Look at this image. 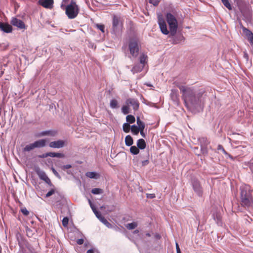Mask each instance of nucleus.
<instances>
[{
	"mask_svg": "<svg viewBox=\"0 0 253 253\" xmlns=\"http://www.w3.org/2000/svg\"><path fill=\"white\" fill-rule=\"evenodd\" d=\"M160 1V0H149V3L152 4L155 6H157L159 4Z\"/></svg>",
	"mask_w": 253,
	"mask_h": 253,
	"instance_id": "obj_45",
	"label": "nucleus"
},
{
	"mask_svg": "<svg viewBox=\"0 0 253 253\" xmlns=\"http://www.w3.org/2000/svg\"><path fill=\"white\" fill-rule=\"evenodd\" d=\"M243 34L246 36L250 43L253 45V33L248 28H244V31H243Z\"/></svg>",
	"mask_w": 253,
	"mask_h": 253,
	"instance_id": "obj_20",
	"label": "nucleus"
},
{
	"mask_svg": "<svg viewBox=\"0 0 253 253\" xmlns=\"http://www.w3.org/2000/svg\"><path fill=\"white\" fill-rule=\"evenodd\" d=\"M26 231L27 235L28 237H31L33 235V230H31L30 228L27 227L26 229Z\"/></svg>",
	"mask_w": 253,
	"mask_h": 253,
	"instance_id": "obj_43",
	"label": "nucleus"
},
{
	"mask_svg": "<svg viewBox=\"0 0 253 253\" xmlns=\"http://www.w3.org/2000/svg\"><path fill=\"white\" fill-rule=\"evenodd\" d=\"M171 99L174 104L178 105L179 102V93L176 89H172L170 94Z\"/></svg>",
	"mask_w": 253,
	"mask_h": 253,
	"instance_id": "obj_14",
	"label": "nucleus"
},
{
	"mask_svg": "<svg viewBox=\"0 0 253 253\" xmlns=\"http://www.w3.org/2000/svg\"><path fill=\"white\" fill-rule=\"evenodd\" d=\"M133 143L132 137L130 135H127L125 137V144L127 146H131Z\"/></svg>",
	"mask_w": 253,
	"mask_h": 253,
	"instance_id": "obj_24",
	"label": "nucleus"
},
{
	"mask_svg": "<svg viewBox=\"0 0 253 253\" xmlns=\"http://www.w3.org/2000/svg\"><path fill=\"white\" fill-rule=\"evenodd\" d=\"M158 23L160 30L163 34L167 35L170 33V30H168L166 22L162 17L160 16L158 17Z\"/></svg>",
	"mask_w": 253,
	"mask_h": 253,
	"instance_id": "obj_11",
	"label": "nucleus"
},
{
	"mask_svg": "<svg viewBox=\"0 0 253 253\" xmlns=\"http://www.w3.org/2000/svg\"><path fill=\"white\" fill-rule=\"evenodd\" d=\"M130 152L133 155H137L139 153V149L137 146H131L130 148Z\"/></svg>",
	"mask_w": 253,
	"mask_h": 253,
	"instance_id": "obj_32",
	"label": "nucleus"
},
{
	"mask_svg": "<svg viewBox=\"0 0 253 253\" xmlns=\"http://www.w3.org/2000/svg\"><path fill=\"white\" fill-rule=\"evenodd\" d=\"M123 27V23L121 20L120 17L117 15H114L112 19V34H117L121 30Z\"/></svg>",
	"mask_w": 253,
	"mask_h": 253,
	"instance_id": "obj_9",
	"label": "nucleus"
},
{
	"mask_svg": "<svg viewBox=\"0 0 253 253\" xmlns=\"http://www.w3.org/2000/svg\"><path fill=\"white\" fill-rule=\"evenodd\" d=\"M224 154L227 155L229 156V157L232 159L233 160V157L231 156L230 155H229L225 150L224 149L221 151Z\"/></svg>",
	"mask_w": 253,
	"mask_h": 253,
	"instance_id": "obj_55",
	"label": "nucleus"
},
{
	"mask_svg": "<svg viewBox=\"0 0 253 253\" xmlns=\"http://www.w3.org/2000/svg\"><path fill=\"white\" fill-rule=\"evenodd\" d=\"M145 154H146V153H145L144 154H142L140 155V157L142 159H143L144 160H145Z\"/></svg>",
	"mask_w": 253,
	"mask_h": 253,
	"instance_id": "obj_62",
	"label": "nucleus"
},
{
	"mask_svg": "<svg viewBox=\"0 0 253 253\" xmlns=\"http://www.w3.org/2000/svg\"><path fill=\"white\" fill-rule=\"evenodd\" d=\"M201 151L204 155H207L208 154V146L205 145L204 146H201Z\"/></svg>",
	"mask_w": 253,
	"mask_h": 253,
	"instance_id": "obj_39",
	"label": "nucleus"
},
{
	"mask_svg": "<svg viewBox=\"0 0 253 253\" xmlns=\"http://www.w3.org/2000/svg\"><path fill=\"white\" fill-rule=\"evenodd\" d=\"M93 212H94V213L95 214V215H96V214H98V213L100 212V211H98L96 209H93Z\"/></svg>",
	"mask_w": 253,
	"mask_h": 253,
	"instance_id": "obj_60",
	"label": "nucleus"
},
{
	"mask_svg": "<svg viewBox=\"0 0 253 253\" xmlns=\"http://www.w3.org/2000/svg\"><path fill=\"white\" fill-rule=\"evenodd\" d=\"M176 253H181L180 249L177 243H176Z\"/></svg>",
	"mask_w": 253,
	"mask_h": 253,
	"instance_id": "obj_53",
	"label": "nucleus"
},
{
	"mask_svg": "<svg viewBox=\"0 0 253 253\" xmlns=\"http://www.w3.org/2000/svg\"><path fill=\"white\" fill-rule=\"evenodd\" d=\"M133 234H137L139 233V230L136 229V230H135L134 231H133Z\"/></svg>",
	"mask_w": 253,
	"mask_h": 253,
	"instance_id": "obj_64",
	"label": "nucleus"
},
{
	"mask_svg": "<svg viewBox=\"0 0 253 253\" xmlns=\"http://www.w3.org/2000/svg\"><path fill=\"white\" fill-rule=\"evenodd\" d=\"M122 112L125 114L126 115L129 113V108L127 105H123L122 107Z\"/></svg>",
	"mask_w": 253,
	"mask_h": 253,
	"instance_id": "obj_38",
	"label": "nucleus"
},
{
	"mask_svg": "<svg viewBox=\"0 0 253 253\" xmlns=\"http://www.w3.org/2000/svg\"><path fill=\"white\" fill-rule=\"evenodd\" d=\"M21 212L25 216H27L29 214V211L25 208L21 209Z\"/></svg>",
	"mask_w": 253,
	"mask_h": 253,
	"instance_id": "obj_47",
	"label": "nucleus"
},
{
	"mask_svg": "<svg viewBox=\"0 0 253 253\" xmlns=\"http://www.w3.org/2000/svg\"><path fill=\"white\" fill-rule=\"evenodd\" d=\"M137 226V223L136 222L127 223L126 225V228L128 230L134 229Z\"/></svg>",
	"mask_w": 253,
	"mask_h": 253,
	"instance_id": "obj_31",
	"label": "nucleus"
},
{
	"mask_svg": "<svg viewBox=\"0 0 253 253\" xmlns=\"http://www.w3.org/2000/svg\"><path fill=\"white\" fill-rule=\"evenodd\" d=\"M239 24L240 28L241 29H242L243 31H244V28H246V27H245L243 25V24H242V22H241V20H239Z\"/></svg>",
	"mask_w": 253,
	"mask_h": 253,
	"instance_id": "obj_56",
	"label": "nucleus"
},
{
	"mask_svg": "<svg viewBox=\"0 0 253 253\" xmlns=\"http://www.w3.org/2000/svg\"><path fill=\"white\" fill-rule=\"evenodd\" d=\"M145 158V160H143V161H142V166H145L149 163V153L148 151L147 152H146Z\"/></svg>",
	"mask_w": 253,
	"mask_h": 253,
	"instance_id": "obj_28",
	"label": "nucleus"
},
{
	"mask_svg": "<svg viewBox=\"0 0 253 253\" xmlns=\"http://www.w3.org/2000/svg\"><path fill=\"white\" fill-rule=\"evenodd\" d=\"M146 144L145 140L143 139L140 138L137 140V147L139 149H144L146 148Z\"/></svg>",
	"mask_w": 253,
	"mask_h": 253,
	"instance_id": "obj_22",
	"label": "nucleus"
},
{
	"mask_svg": "<svg viewBox=\"0 0 253 253\" xmlns=\"http://www.w3.org/2000/svg\"><path fill=\"white\" fill-rule=\"evenodd\" d=\"M191 185L196 194L199 197H201L203 194V188L201 182L195 177L191 179Z\"/></svg>",
	"mask_w": 253,
	"mask_h": 253,
	"instance_id": "obj_7",
	"label": "nucleus"
},
{
	"mask_svg": "<svg viewBox=\"0 0 253 253\" xmlns=\"http://www.w3.org/2000/svg\"><path fill=\"white\" fill-rule=\"evenodd\" d=\"M221 1L224 5L229 10H231L232 9V6L228 0H221Z\"/></svg>",
	"mask_w": 253,
	"mask_h": 253,
	"instance_id": "obj_37",
	"label": "nucleus"
},
{
	"mask_svg": "<svg viewBox=\"0 0 253 253\" xmlns=\"http://www.w3.org/2000/svg\"><path fill=\"white\" fill-rule=\"evenodd\" d=\"M224 149V148L223 147V146L221 145H218V146H217V150H220V151H222Z\"/></svg>",
	"mask_w": 253,
	"mask_h": 253,
	"instance_id": "obj_59",
	"label": "nucleus"
},
{
	"mask_svg": "<svg viewBox=\"0 0 253 253\" xmlns=\"http://www.w3.org/2000/svg\"><path fill=\"white\" fill-rule=\"evenodd\" d=\"M241 205L245 208H253V197L249 190L245 187L240 188Z\"/></svg>",
	"mask_w": 253,
	"mask_h": 253,
	"instance_id": "obj_2",
	"label": "nucleus"
},
{
	"mask_svg": "<svg viewBox=\"0 0 253 253\" xmlns=\"http://www.w3.org/2000/svg\"><path fill=\"white\" fill-rule=\"evenodd\" d=\"M62 224L63 226L66 227L67 226L69 222V218L68 217H64L62 219Z\"/></svg>",
	"mask_w": 253,
	"mask_h": 253,
	"instance_id": "obj_44",
	"label": "nucleus"
},
{
	"mask_svg": "<svg viewBox=\"0 0 253 253\" xmlns=\"http://www.w3.org/2000/svg\"><path fill=\"white\" fill-rule=\"evenodd\" d=\"M167 22L169 25L171 36H174L178 28V23L174 15L170 12H167L166 14Z\"/></svg>",
	"mask_w": 253,
	"mask_h": 253,
	"instance_id": "obj_3",
	"label": "nucleus"
},
{
	"mask_svg": "<svg viewBox=\"0 0 253 253\" xmlns=\"http://www.w3.org/2000/svg\"><path fill=\"white\" fill-rule=\"evenodd\" d=\"M126 121L129 124H132L135 122V118L133 115H128L126 117Z\"/></svg>",
	"mask_w": 253,
	"mask_h": 253,
	"instance_id": "obj_34",
	"label": "nucleus"
},
{
	"mask_svg": "<svg viewBox=\"0 0 253 253\" xmlns=\"http://www.w3.org/2000/svg\"><path fill=\"white\" fill-rule=\"evenodd\" d=\"M90 206L92 211H93V209H96V208L95 207V206L93 204L91 205Z\"/></svg>",
	"mask_w": 253,
	"mask_h": 253,
	"instance_id": "obj_63",
	"label": "nucleus"
},
{
	"mask_svg": "<svg viewBox=\"0 0 253 253\" xmlns=\"http://www.w3.org/2000/svg\"><path fill=\"white\" fill-rule=\"evenodd\" d=\"M85 176L92 179H97L99 175L95 171H88L85 173Z\"/></svg>",
	"mask_w": 253,
	"mask_h": 253,
	"instance_id": "obj_23",
	"label": "nucleus"
},
{
	"mask_svg": "<svg viewBox=\"0 0 253 253\" xmlns=\"http://www.w3.org/2000/svg\"><path fill=\"white\" fill-rule=\"evenodd\" d=\"M46 145V140L44 139H39L34 141L33 143L26 145L22 148V152H29L35 148H40L44 147Z\"/></svg>",
	"mask_w": 253,
	"mask_h": 253,
	"instance_id": "obj_6",
	"label": "nucleus"
},
{
	"mask_svg": "<svg viewBox=\"0 0 253 253\" xmlns=\"http://www.w3.org/2000/svg\"><path fill=\"white\" fill-rule=\"evenodd\" d=\"M239 9L243 18L246 23H250L252 20V10L251 7L246 3H242L239 5Z\"/></svg>",
	"mask_w": 253,
	"mask_h": 253,
	"instance_id": "obj_4",
	"label": "nucleus"
},
{
	"mask_svg": "<svg viewBox=\"0 0 253 253\" xmlns=\"http://www.w3.org/2000/svg\"><path fill=\"white\" fill-rule=\"evenodd\" d=\"M95 27L98 29L100 30L102 33H104L105 32V26H104V25L103 24H96L95 25Z\"/></svg>",
	"mask_w": 253,
	"mask_h": 253,
	"instance_id": "obj_41",
	"label": "nucleus"
},
{
	"mask_svg": "<svg viewBox=\"0 0 253 253\" xmlns=\"http://www.w3.org/2000/svg\"><path fill=\"white\" fill-rule=\"evenodd\" d=\"M200 143L201 144V146H204V145L206 146H208L210 144V141L207 139L206 137H201L200 139Z\"/></svg>",
	"mask_w": 253,
	"mask_h": 253,
	"instance_id": "obj_35",
	"label": "nucleus"
},
{
	"mask_svg": "<svg viewBox=\"0 0 253 253\" xmlns=\"http://www.w3.org/2000/svg\"><path fill=\"white\" fill-rule=\"evenodd\" d=\"M49 157H52V158H64V154L61 153H58V152H49Z\"/></svg>",
	"mask_w": 253,
	"mask_h": 253,
	"instance_id": "obj_25",
	"label": "nucleus"
},
{
	"mask_svg": "<svg viewBox=\"0 0 253 253\" xmlns=\"http://www.w3.org/2000/svg\"><path fill=\"white\" fill-rule=\"evenodd\" d=\"M55 165L58 167V168H61V166H63L62 164V162L58 160V161H57L55 163Z\"/></svg>",
	"mask_w": 253,
	"mask_h": 253,
	"instance_id": "obj_49",
	"label": "nucleus"
},
{
	"mask_svg": "<svg viewBox=\"0 0 253 253\" xmlns=\"http://www.w3.org/2000/svg\"><path fill=\"white\" fill-rule=\"evenodd\" d=\"M102 192L101 189L95 188L91 190V193L93 194L98 195L100 194Z\"/></svg>",
	"mask_w": 253,
	"mask_h": 253,
	"instance_id": "obj_40",
	"label": "nucleus"
},
{
	"mask_svg": "<svg viewBox=\"0 0 253 253\" xmlns=\"http://www.w3.org/2000/svg\"><path fill=\"white\" fill-rule=\"evenodd\" d=\"M96 217L100 220V219H101V218H103L104 216H103L100 212L98 213V214H96Z\"/></svg>",
	"mask_w": 253,
	"mask_h": 253,
	"instance_id": "obj_57",
	"label": "nucleus"
},
{
	"mask_svg": "<svg viewBox=\"0 0 253 253\" xmlns=\"http://www.w3.org/2000/svg\"><path fill=\"white\" fill-rule=\"evenodd\" d=\"M38 3L43 7L48 9H51L53 6V0H39Z\"/></svg>",
	"mask_w": 253,
	"mask_h": 253,
	"instance_id": "obj_17",
	"label": "nucleus"
},
{
	"mask_svg": "<svg viewBox=\"0 0 253 253\" xmlns=\"http://www.w3.org/2000/svg\"><path fill=\"white\" fill-rule=\"evenodd\" d=\"M79 12V8L76 2L72 0L70 3L65 8V13L69 19H74Z\"/></svg>",
	"mask_w": 253,
	"mask_h": 253,
	"instance_id": "obj_5",
	"label": "nucleus"
},
{
	"mask_svg": "<svg viewBox=\"0 0 253 253\" xmlns=\"http://www.w3.org/2000/svg\"><path fill=\"white\" fill-rule=\"evenodd\" d=\"M181 97L186 108L193 113L202 111L206 100V91L204 88H198L185 85H179Z\"/></svg>",
	"mask_w": 253,
	"mask_h": 253,
	"instance_id": "obj_1",
	"label": "nucleus"
},
{
	"mask_svg": "<svg viewBox=\"0 0 253 253\" xmlns=\"http://www.w3.org/2000/svg\"><path fill=\"white\" fill-rule=\"evenodd\" d=\"M137 125H138L137 127H139V129L144 130L145 128L144 123L141 121L139 117H137L136 119Z\"/></svg>",
	"mask_w": 253,
	"mask_h": 253,
	"instance_id": "obj_26",
	"label": "nucleus"
},
{
	"mask_svg": "<svg viewBox=\"0 0 253 253\" xmlns=\"http://www.w3.org/2000/svg\"><path fill=\"white\" fill-rule=\"evenodd\" d=\"M212 217L218 225H222V222L221 221V216L219 212L217 211H213L212 213Z\"/></svg>",
	"mask_w": 253,
	"mask_h": 253,
	"instance_id": "obj_18",
	"label": "nucleus"
},
{
	"mask_svg": "<svg viewBox=\"0 0 253 253\" xmlns=\"http://www.w3.org/2000/svg\"><path fill=\"white\" fill-rule=\"evenodd\" d=\"M147 56L145 54H141L139 57V63L140 64L143 65L144 67L145 64L146 63V59Z\"/></svg>",
	"mask_w": 253,
	"mask_h": 253,
	"instance_id": "obj_30",
	"label": "nucleus"
},
{
	"mask_svg": "<svg viewBox=\"0 0 253 253\" xmlns=\"http://www.w3.org/2000/svg\"><path fill=\"white\" fill-rule=\"evenodd\" d=\"M57 134V131L54 129H50L41 131L39 136H55Z\"/></svg>",
	"mask_w": 253,
	"mask_h": 253,
	"instance_id": "obj_19",
	"label": "nucleus"
},
{
	"mask_svg": "<svg viewBox=\"0 0 253 253\" xmlns=\"http://www.w3.org/2000/svg\"><path fill=\"white\" fill-rule=\"evenodd\" d=\"M126 104L127 105H130L132 106L134 110L136 111L139 108V102L138 100L135 98H129L126 100Z\"/></svg>",
	"mask_w": 253,
	"mask_h": 253,
	"instance_id": "obj_16",
	"label": "nucleus"
},
{
	"mask_svg": "<svg viewBox=\"0 0 253 253\" xmlns=\"http://www.w3.org/2000/svg\"><path fill=\"white\" fill-rule=\"evenodd\" d=\"M139 131H140V133L141 135L143 138H145V137H146V135H145V133L144 132V130H140Z\"/></svg>",
	"mask_w": 253,
	"mask_h": 253,
	"instance_id": "obj_58",
	"label": "nucleus"
},
{
	"mask_svg": "<svg viewBox=\"0 0 253 253\" xmlns=\"http://www.w3.org/2000/svg\"><path fill=\"white\" fill-rule=\"evenodd\" d=\"M100 221L108 228H112L113 227V226L104 217L100 219Z\"/></svg>",
	"mask_w": 253,
	"mask_h": 253,
	"instance_id": "obj_27",
	"label": "nucleus"
},
{
	"mask_svg": "<svg viewBox=\"0 0 253 253\" xmlns=\"http://www.w3.org/2000/svg\"><path fill=\"white\" fill-rule=\"evenodd\" d=\"M86 253H94V250L92 249H90L87 250Z\"/></svg>",
	"mask_w": 253,
	"mask_h": 253,
	"instance_id": "obj_61",
	"label": "nucleus"
},
{
	"mask_svg": "<svg viewBox=\"0 0 253 253\" xmlns=\"http://www.w3.org/2000/svg\"><path fill=\"white\" fill-rule=\"evenodd\" d=\"M144 68L143 65L137 63L135 64L134 67L131 70V71L133 74L137 73H139L143 70Z\"/></svg>",
	"mask_w": 253,
	"mask_h": 253,
	"instance_id": "obj_21",
	"label": "nucleus"
},
{
	"mask_svg": "<svg viewBox=\"0 0 253 253\" xmlns=\"http://www.w3.org/2000/svg\"><path fill=\"white\" fill-rule=\"evenodd\" d=\"M51 169L53 174L55 175V176L57 177L58 179H61V176L59 174V173L56 170V169L53 167H52L51 168Z\"/></svg>",
	"mask_w": 253,
	"mask_h": 253,
	"instance_id": "obj_42",
	"label": "nucleus"
},
{
	"mask_svg": "<svg viewBox=\"0 0 253 253\" xmlns=\"http://www.w3.org/2000/svg\"><path fill=\"white\" fill-rule=\"evenodd\" d=\"M123 129L126 133L129 132L130 129V125L127 123H124L123 125Z\"/></svg>",
	"mask_w": 253,
	"mask_h": 253,
	"instance_id": "obj_36",
	"label": "nucleus"
},
{
	"mask_svg": "<svg viewBox=\"0 0 253 253\" xmlns=\"http://www.w3.org/2000/svg\"><path fill=\"white\" fill-rule=\"evenodd\" d=\"M128 46L131 55L133 57L136 58L138 55L140 49L138 41L136 39H130Z\"/></svg>",
	"mask_w": 253,
	"mask_h": 253,
	"instance_id": "obj_8",
	"label": "nucleus"
},
{
	"mask_svg": "<svg viewBox=\"0 0 253 253\" xmlns=\"http://www.w3.org/2000/svg\"><path fill=\"white\" fill-rule=\"evenodd\" d=\"M110 106L112 109H116L119 107L118 103L117 100L112 99L110 100Z\"/></svg>",
	"mask_w": 253,
	"mask_h": 253,
	"instance_id": "obj_29",
	"label": "nucleus"
},
{
	"mask_svg": "<svg viewBox=\"0 0 253 253\" xmlns=\"http://www.w3.org/2000/svg\"><path fill=\"white\" fill-rule=\"evenodd\" d=\"M84 240L83 239H79L77 240V243L79 245H82L84 243Z\"/></svg>",
	"mask_w": 253,
	"mask_h": 253,
	"instance_id": "obj_52",
	"label": "nucleus"
},
{
	"mask_svg": "<svg viewBox=\"0 0 253 253\" xmlns=\"http://www.w3.org/2000/svg\"><path fill=\"white\" fill-rule=\"evenodd\" d=\"M65 141L63 140H58L49 143V146L53 148H61L65 146Z\"/></svg>",
	"mask_w": 253,
	"mask_h": 253,
	"instance_id": "obj_15",
	"label": "nucleus"
},
{
	"mask_svg": "<svg viewBox=\"0 0 253 253\" xmlns=\"http://www.w3.org/2000/svg\"><path fill=\"white\" fill-rule=\"evenodd\" d=\"M35 170L40 179L44 181L49 186H52V184L50 179L43 170H42L39 167L36 168Z\"/></svg>",
	"mask_w": 253,
	"mask_h": 253,
	"instance_id": "obj_10",
	"label": "nucleus"
},
{
	"mask_svg": "<svg viewBox=\"0 0 253 253\" xmlns=\"http://www.w3.org/2000/svg\"><path fill=\"white\" fill-rule=\"evenodd\" d=\"M0 30L3 33L9 34L12 32L13 28L8 23L0 22Z\"/></svg>",
	"mask_w": 253,
	"mask_h": 253,
	"instance_id": "obj_13",
	"label": "nucleus"
},
{
	"mask_svg": "<svg viewBox=\"0 0 253 253\" xmlns=\"http://www.w3.org/2000/svg\"><path fill=\"white\" fill-rule=\"evenodd\" d=\"M61 169L62 170H65L66 169H69L71 168L72 166L70 164H68V165H66L61 166Z\"/></svg>",
	"mask_w": 253,
	"mask_h": 253,
	"instance_id": "obj_48",
	"label": "nucleus"
},
{
	"mask_svg": "<svg viewBox=\"0 0 253 253\" xmlns=\"http://www.w3.org/2000/svg\"><path fill=\"white\" fill-rule=\"evenodd\" d=\"M155 194H146V197L147 198L149 199H153L155 198Z\"/></svg>",
	"mask_w": 253,
	"mask_h": 253,
	"instance_id": "obj_50",
	"label": "nucleus"
},
{
	"mask_svg": "<svg viewBox=\"0 0 253 253\" xmlns=\"http://www.w3.org/2000/svg\"><path fill=\"white\" fill-rule=\"evenodd\" d=\"M224 154L227 155L229 156V157L232 159L233 160V157L231 156L230 155H229L225 150L224 149L221 151Z\"/></svg>",
	"mask_w": 253,
	"mask_h": 253,
	"instance_id": "obj_54",
	"label": "nucleus"
},
{
	"mask_svg": "<svg viewBox=\"0 0 253 253\" xmlns=\"http://www.w3.org/2000/svg\"><path fill=\"white\" fill-rule=\"evenodd\" d=\"M139 131V127H137V126L135 125L131 126V131L133 135H138Z\"/></svg>",
	"mask_w": 253,
	"mask_h": 253,
	"instance_id": "obj_33",
	"label": "nucleus"
},
{
	"mask_svg": "<svg viewBox=\"0 0 253 253\" xmlns=\"http://www.w3.org/2000/svg\"><path fill=\"white\" fill-rule=\"evenodd\" d=\"M55 193L54 189H51L45 195V197L48 198L52 195Z\"/></svg>",
	"mask_w": 253,
	"mask_h": 253,
	"instance_id": "obj_46",
	"label": "nucleus"
},
{
	"mask_svg": "<svg viewBox=\"0 0 253 253\" xmlns=\"http://www.w3.org/2000/svg\"><path fill=\"white\" fill-rule=\"evenodd\" d=\"M49 152H47V153L43 154H42L41 155H40L39 157L41 158H46L47 157H49Z\"/></svg>",
	"mask_w": 253,
	"mask_h": 253,
	"instance_id": "obj_51",
	"label": "nucleus"
},
{
	"mask_svg": "<svg viewBox=\"0 0 253 253\" xmlns=\"http://www.w3.org/2000/svg\"><path fill=\"white\" fill-rule=\"evenodd\" d=\"M10 23L12 25L16 26L20 29H25V24H24V22L22 20L16 17H12Z\"/></svg>",
	"mask_w": 253,
	"mask_h": 253,
	"instance_id": "obj_12",
	"label": "nucleus"
}]
</instances>
